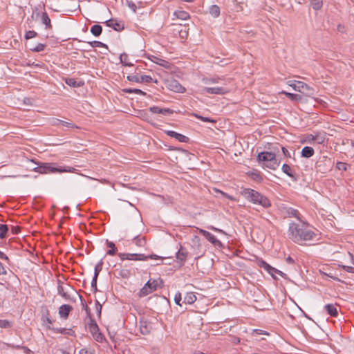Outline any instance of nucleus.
<instances>
[{
  "instance_id": "obj_1",
  "label": "nucleus",
  "mask_w": 354,
  "mask_h": 354,
  "mask_svg": "<svg viewBox=\"0 0 354 354\" xmlns=\"http://www.w3.org/2000/svg\"><path fill=\"white\" fill-rule=\"evenodd\" d=\"M288 236L293 242L300 244L302 241L313 240L316 234L310 230L303 228L299 224L292 222L289 225Z\"/></svg>"
},
{
  "instance_id": "obj_2",
  "label": "nucleus",
  "mask_w": 354,
  "mask_h": 354,
  "mask_svg": "<svg viewBox=\"0 0 354 354\" xmlns=\"http://www.w3.org/2000/svg\"><path fill=\"white\" fill-rule=\"evenodd\" d=\"M241 194L248 201L254 204L260 205L265 208L271 206L270 200L256 190L250 188H243L241 191Z\"/></svg>"
},
{
  "instance_id": "obj_3",
  "label": "nucleus",
  "mask_w": 354,
  "mask_h": 354,
  "mask_svg": "<svg viewBox=\"0 0 354 354\" xmlns=\"http://www.w3.org/2000/svg\"><path fill=\"white\" fill-rule=\"evenodd\" d=\"M158 280L154 279H150L144 285V286L140 290L138 293L139 297H144L154 291H156L158 287Z\"/></svg>"
},
{
  "instance_id": "obj_4",
  "label": "nucleus",
  "mask_w": 354,
  "mask_h": 354,
  "mask_svg": "<svg viewBox=\"0 0 354 354\" xmlns=\"http://www.w3.org/2000/svg\"><path fill=\"white\" fill-rule=\"evenodd\" d=\"M290 86H291L295 91L304 93L307 96H311L314 94L313 88L303 82L297 81L290 84Z\"/></svg>"
},
{
  "instance_id": "obj_5",
  "label": "nucleus",
  "mask_w": 354,
  "mask_h": 354,
  "mask_svg": "<svg viewBox=\"0 0 354 354\" xmlns=\"http://www.w3.org/2000/svg\"><path fill=\"white\" fill-rule=\"evenodd\" d=\"M322 159L317 161L315 168L317 171L326 173L328 171H330L332 167L331 160L327 156H323Z\"/></svg>"
},
{
  "instance_id": "obj_6",
  "label": "nucleus",
  "mask_w": 354,
  "mask_h": 354,
  "mask_svg": "<svg viewBox=\"0 0 354 354\" xmlns=\"http://www.w3.org/2000/svg\"><path fill=\"white\" fill-rule=\"evenodd\" d=\"M118 257L121 261H147L146 255L144 254L137 253H118Z\"/></svg>"
},
{
  "instance_id": "obj_7",
  "label": "nucleus",
  "mask_w": 354,
  "mask_h": 354,
  "mask_svg": "<svg viewBox=\"0 0 354 354\" xmlns=\"http://www.w3.org/2000/svg\"><path fill=\"white\" fill-rule=\"evenodd\" d=\"M49 173L74 172L76 169L68 166H58L57 163L48 162Z\"/></svg>"
},
{
  "instance_id": "obj_8",
  "label": "nucleus",
  "mask_w": 354,
  "mask_h": 354,
  "mask_svg": "<svg viewBox=\"0 0 354 354\" xmlns=\"http://www.w3.org/2000/svg\"><path fill=\"white\" fill-rule=\"evenodd\" d=\"M167 88L174 92L183 93L185 91V88L177 80H167L166 83Z\"/></svg>"
},
{
  "instance_id": "obj_9",
  "label": "nucleus",
  "mask_w": 354,
  "mask_h": 354,
  "mask_svg": "<svg viewBox=\"0 0 354 354\" xmlns=\"http://www.w3.org/2000/svg\"><path fill=\"white\" fill-rule=\"evenodd\" d=\"M189 252H187V250L180 244V248L178 250V252L176 253V258L180 263L181 266L184 265L185 262L187 260V258L188 257Z\"/></svg>"
},
{
  "instance_id": "obj_10",
  "label": "nucleus",
  "mask_w": 354,
  "mask_h": 354,
  "mask_svg": "<svg viewBox=\"0 0 354 354\" xmlns=\"http://www.w3.org/2000/svg\"><path fill=\"white\" fill-rule=\"evenodd\" d=\"M50 123L53 126H62L68 129H78V127L71 122L64 121L57 118H52L50 120Z\"/></svg>"
},
{
  "instance_id": "obj_11",
  "label": "nucleus",
  "mask_w": 354,
  "mask_h": 354,
  "mask_svg": "<svg viewBox=\"0 0 354 354\" xmlns=\"http://www.w3.org/2000/svg\"><path fill=\"white\" fill-rule=\"evenodd\" d=\"M199 233L201 234H202L203 236H204L205 237V239L207 240H208L211 243H212L213 245H216V246H218V247H223V243L219 241L212 234H211L210 232L205 230H202L201 229L199 230Z\"/></svg>"
},
{
  "instance_id": "obj_12",
  "label": "nucleus",
  "mask_w": 354,
  "mask_h": 354,
  "mask_svg": "<svg viewBox=\"0 0 354 354\" xmlns=\"http://www.w3.org/2000/svg\"><path fill=\"white\" fill-rule=\"evenodd\" d=\"M108 27L113 28L116 31H121L124 29V24L122 21H118L116 19H111L105 21Z\"/></svg>"
},
{
  "instance_id": "obj_13",
  "label": "nucleus",
  "mask_w": 354,
  "mask_h": 354,
  "mask_svg": "<svg viewBox=\"0 0 354 354\" xmlns=\"http://www.w3.org/2000/svg\"><path fill=\"white\" fill-rule=\"evenodd\" d=\"M276 154L272 151H262L257 156V160L259 162H268L270 160H274Z\"/></svg>"
},
{
  "instance_id": "obj_14",
  "label": "nucleus",
  "mask_w": 354,
  "mask_h": 354,
  "mask_svg": "<svg viewBox=\"0 0 354 354\" xmlns=\"http://www.w3.org/2000/svg\"><path fill=\"white\" fill-rule=\"evenodd\" d=\"M204 91L208 94L216 95H223L229 92V91L224 87H205Z\"/></svg>"
},
{
  "instance_id": "obj_15",
  "label": "nucleus",
  "mask_w": 354,
  "mask_h": 354,
  "mask_svg": "<svg viewBox=\"0 0 354 354\" xmlns=\"http://www.w3.org/2000/svg\"><path fill=\"white\" fill-rule=\"evenodd\" d=\"M73 310V307L68 304H63L59 308V315L61 318L66 319L71 311Z\"/></svg>"
},
{
  "instance_id": "obj_16",
  "label": "nucleus",
  "mask_w": 354,
  "mask_h": 354,
  "mask_svg": "<svg viewBox=\"0 0 354 354\" xmlns=\"http://www.w3.org/2000/svg\"><path fill=\"white\" fill-rule=\"evenodd\" d=\"M166 134L171 138H174L177 140L181 142H188L189 138L183 134L177 133L174 131H167Z\"/></svg>"
},
{
  "instance_id": "obj_17",
  "label": "nucleus",
  "mask_w": 354,
  "mask_h": 354,
  "mask_svg": "<svg viewBox=\"0 0 354 354\" xmlns=\"http://www.w3.org/2000/svg\"><path fill=\"white\" fill-rule=\"evenodd\" d=\"M149 59L153 63H156V64H157L161 66H163L166 68H168L169 67V65H170L169 62L163 59L159 58L154 55H150L149 57Z\"/></svg>"
},
{
  "instance_id": "obj_18",
  "label": "nucleus",
  "mask_w": 354,
  "mask_h": 354,
  "mask_svg": "<svg viewBox=\"0 0 354 354\" xmlns=\"http://www.w3.org/2000/svg\"><path fill=\"white\" fill-rule=\"evenodd\" d=\"M131 241L138 247H145L147 245L145 236H142L140 234L136 235Z\"/></svg>"
},
{
  "instance_id": "obj_19",
  "label": "nucleus",
  "mask_w": 354,
  "mask_h": 354,
  "mask_svg": "<svg viewBox=\"0 0 354 354\" xmlns=\"http://www.w3.org/2000/svg\"><path fill=\"white\" fill-rule=\"evenodd\" d=\"M281 170L284 174L290 177L294 181L297 180V178L295 174L292 171V168L288 164H283L281 167Z\"/></svg>"
},
{
  "instance_id": "obj_20",
  "label": "nucleus",
  "mask_w": 354,
  "mask_h": 354,
  "mask_svg": "<svg viewBox=\"0 0 354 354\" xmlns=\"http://www.w3.org/2000/svg\"><path fill=\"white\" fill-rule=\"evenodd\" d=\"M140 331L142 335H148L151 331V326L146 320L140 319L139 322Z\"/></svg>"
},
{
  "instance_id": "obj_21",
  "label": "nucleus",
  "mask_w": 354,
  "mask_h": 354,
  "mask_svg": "<svg viewBox=\"0 0 354 354\" xmlns=\"http://www.w3.org/2000/svg\"><path fill=\"white\" fill-rule=\"evenodd\" d=\"M65 83L71 86V87H73V88H78V87H81L84 85V82L82 81V80H79L77 81L76 79L75 78H66L65 79Z\"/></svg>"
},
{
  "instance_id": "obj_22",
  "label": "nucleus",
  "mask_w": 354,
  "mask_h": 354,
  "mask_svg": "<svg viewBox=\"0 0 354 354\" xmlns=\"http://www.w3.org/2000/svg\"><path fill=\"white\" fill-rule=\"evenodd\" d=\"M257 265L263 268L266 271H267L271 276H273V270L274 268L269 265L266 261L263 259H259L257 261Z\"/></svg>"
},
{
  "instance_id": "obj_23",
  "label": "nucleus",
  "mask_w": 354,
  "mask_h": 354,
  "mask_svg": "<svg viewBox=\"0 0 354 354\" xmlns=\"http://www.w3.org/2000/svg\"><path fill=\"white\" fill-rule=\"evenodd\" d=\"M32 170L40 174H48V162L39 163L37 167L32 168Z\"/></svg>"
},
{
  "instance_id": "obj_24",
  "label": "nucleus",
  "mask_w": 354,
  "mask_h": 354,
  "mask_svg": "<svg viewBox=\"0 0 354 354\" xmlns=\"http://www.w3.org/2000/svg\"><path fill=\"white\" fill-rule=\"evenodd\" d=\"M63 283L58 280V286H57V293L63 298L67 300L72 301L73 299L71 298L70 295L64 291V287L62 286Z\"/></svg>"
},
{
  "instance_id": "obj_25",
  "label": "nucleus",
  "mask_w": 354,
  "mask_h": 354,
  "mask_svg": "<svg viewBox=\"0 0 354 354\" xmlns=\"http://www.w3.org/2000/svg\"><path fill=\"white\" fill-rule=\"evenodd\" d=\"M315 153V150L311 147H304L301 151V156L303 158H308L312 157Z\"/></svg>"
},
{
  "instance_id": "obj_26",
  "label": "nucleus",
  "mask_w": 354,
  "mask_h": 354,
  "mask_svg": "<svg viewBox=\"0 0 354 354\" xmlns=\"http://www.w3.org/2000/svg\"><path fill=\"white\" fill-rule=\"evenodd\" d=\"M324 309L326 310L327 313L331 317H336L338 315L337 309L334 304H326L324 306Z\"/></svg>"
},
{
  "instance_id": "obj_27",
  "label": "nucleus",
  "mask_w": 354,
  "mask_h": 354,
  "mask_svg": "<svg viewBox=\"0 0 354 354\" xmlns=\"http://www.w3.org/2000/svg\"><path fill=\"white\" fill-rule=\"evenodd\" d=\"M90 322L88 323L89 331L92 335H94L100 331L99 327L94 319L89 315Z\"/></svg>"
},
{
  "instance_id": "obj_28",
  "label": "nucleus",
  "mask_w": 354,
  "mask_h": 354,
  "mask_svg": "<svg viewBox=\"0 0 354 354\" xmlns=\"http://www.w3.org/2000/svg\"><path fill=\"white\" fill-rule=\"evenodd\" d=\"M280 165V161L277 159V156H275L274 160H270L266 163H263V165L272 170H276Z\"/></svg>"
},
{
  "instance_id": "obj_29",
  "label": "nucleus",
  "mask_w": 354,
  "mask_h": 354,
  "mask_svg": "<svg viewBox=\"0 0 354 354\" xmlns=\"http://www.w3.org/2000/svg\"><path fill=\"white\" fill-rule=\"evenodd\" d=\"M106 245L110 249L106 252V254L113 256L116 254L118 249L113 242L109 241L108 239L106 240Z\"/></svg>"
},
{
  "instance_id": "obj_30",
  "label": "nucleus",
  "mask_w": 354,
  "mask_h": 354,
  "mask_svg": "<svg viewBox=\"0 0 354 354\" xmlns=\"http://www.w3.org/2000/svg\"><path fill=\"white\" fill-rule=\"evenodd\" d=\"M118 271V275L122 279H129L132 276L131 270L127 268L116 269Z\"/></svg>"
},
{
  "instance_id": "obj_31",
  "label": "nucleus",
  "mask_w": 354,
  "mask_h": 354,
  "mask_svg": "<svg viewBox=\"0 0 354 354\" xmlns=\"http://www.w3.org/2000/svg\"><path fill=\"white\" fill-rule=\"evenodd\" d=\"M196 300V297L193 292H187L183 299V303L192 304Z\"/></svg>"
},
{
  "instance_id": "obj_32",
  "label": "nucleus",
  "mask_w": 354,
  "mask_h": 354,
  "mask_svg": "<svg viewBox=\"0 0 354 354\" xmlns=\"http://www.w3.org/2000/svg\"><path fill=\"white\" fill-rule=\"evenodd\" d=\"M281 93L286 95L290 100L294 102H299L302 100V96L299 94L291 93L286 91H282Z\"/></svg>"
},
{
  "instance_id": "obj_33",
  "label": "nucleus",
  "mask_w": 354,
  "mask_h": 354,
  "mask_svg": "<svg viewBox=\"0 0 354 354\" xmlns=\"http://www.w3.org/2000/svg\"><path fill=\"white\" fill-rule=\"evenodd\" d=\"M41 21H42V23L45 25L46 29H50V28H52V25H51L50 19L47 12H44L41 14Z\"/></svg>"
},
{
  "instance_id": "obj_34",
  "label": "nucleus",
  "mask_w": 354,
  "mask_h": 354,
  "mask_svg": "<svg viewBox=\"0 0 354 354\" xmlns=\"http://www.w3.org/2000/svg\"><path fill=\"white\" fill-rule=\"evenodd\" d=\"M47 328L48 329L54 330L56 333H59L61 334H66V335H70L72 334V333H73V331L71 329H66L64 328H53V327H50V326H47Z\"/></svg>"
},
{
  "instance_id": "obj_35",
  "label": "nucleus",
  "mask_w": 354,
  "mask_h": 354,
  "mask_svg": "<svg viewBox=\"0 0 354 354\" xmlns=\"http://www.w3.org/2000/svg\"><path fill=\"white\" fill-rule=\"evenodd\" d=\"M102 32V27L99 24H95L91 28V32L95 37H99Z\"/></svg>"
},
{
  "instance_id": "obj_36",
  "label": "nucleus",
  "mask_w": 354,
  "mask_h": 354,
  "mask_svg": "<svg viewBox=\"0 0 354 354\" xmlns=\"http://www.w3.org/2000/svg\"><path fill=\"white\" fill-rule=\"evenodd\" d=\"M310 6L315 10H319L323 6V0H309Z\"/></svg>"
},
{
  "instance_id": "obj_37",
  "label": "nucleus",
  "mask_w": 354,
  "mask_h": 354,
  "mask_svg": "<svg viewBox=\"0 0 354 354\" xmlns=\"http://www.w3.org/2000/svg\"><path fill=\"white\" fill-rule=\"evenodd\" d=\"M174 15L182 20H186L189 17L188 12L184 10H176L174 12Z\"/></svg>"
},
{
  "instance_id": "obj_38",
  "label": "nucleus",
  "mask_w": 354,
  "mask_h": 354,
  "mask_svg": "<svg viewBox=\"0 0 354 354\" xmlns=\"http://www.w3.org/2000/svg\"><path fill=\"white\" fill-rule=\"evenodd\" d=\"M9 228L6 224H0V239H3L7 236Z\"/></svg>"
},
{
  "instance_id": "obj_39",
  "label": "nucleus",
  "mask_w": 354,
  "mask_h": 354,
  "mask_svg": "<svg viewBox=\"0 0 354 354\" xmlns=\"http://www.w3.org/2000/svg\"><path fill=\"white\" fill-rule=\"evenodd\" d=\"M210 15L214 17H218L220 15V8L216 5H212L209 10Z\"/></svg>"
},
{
  "instance_id": "obj_40",
  "label": "nucleus",
  "mask_w": 354,
  "mask_h": 354,
  "mask_svg": "<svg viewBox=\"0 0 354 354\" xmlns=\"http://www.w3.org/2000/svg\"><path fill=\"white\" fill-rule=\"evenodd\" d=\"M192 115H193L194 117H195L196 118H198L200 120L203 121V122H212V123H216V120H214V119H212L210 118H208V117H204V116H202L198 113H192Z\"/></svg>"
},
{
  "instance_id": "obj_41",
  "label": "nucleus",
  "mask_w": 354,
  "mask_h": 354,
  "mask_svg": "<svg viewBox=\"0 0 354 354\" xmlns=\"http://www.w3.org/2000/svg\"><path fill=\"white\" fill-rule=\"evenodd\" d=\"M122 91L125 93H136L142 95H146L147 93L138 88H124Z\"/></svg>"
},
{
  "instance_id": "obj_42",
  "label": "nucleus",
  "mask_w": 354,
  "mask_h": 354,
  "mask_svg": "<svg viewBox=\"0 0 354 354\" xmlns=\"http://www.w3.org/2000/svg\"><path fill=\"white\" fill-rule=\"evenodd\" d=\"M88 44L93 48L99 47V48H105L108 49V46L106 44H105L101 41H89V42H88Z\"/></svg>"
},
{
  "instance_id": "obj_43",
  "label": "nucleus",
  "mask_w": 354,
  "mask_h": 354,
  "mask_svg": "<svg viewBox=\"0 0 354 354\" xmlns=\"http://www.w3.org/2000/svg\"><path fill=\"white\" fill-rule=\"evenodd\" d=\"M287 214L289 216H292V217H295L297 218L298 220H301L300 218H299V212L295 209H293L292 207H289L288 209H287Z\"/></svg>"
},
{
  "instance_id": "obj_44",
  "label": "nucleus",
  "mask_w": 354,
  "mask_h": 354,
  "mask_svg": "<svg viewBox=\"0 0 354 354\" xmlns=\"http://www.w3.org/2000/svg\"><path fill=\"white\" fill-rule=\"evenodd\" d=\"M120 62L123 66H133V64L128 62V55L126 53H122L120 56Z\"/></svg>"
},
{
  "instance_id": "obj_45",
  "label": "nucleus",
  "mask_w": 354,
  "mask_h": 354,
  "mask_svg": "<svg viewBox=\"0 0 354 354\" xmlns=\"http://www.w3.org/2000/svg\"><path fill=\"white\" fill-rule=\"evenodd\" d=\"M102 266H103V260L101 259L95 266L94 276L95 277H98V275H99L100 272L102 270Z\"/></svg>"
},
{
  "instance_id": "obj_46",
  "label": "nucleus",
  "mask_w": 354,
  "mask_h": 354,
  "mask_svg": "<svg viewBox=\"0 0 354 354\" xmlns=\"http://www.w3.org/2000/svg\"><path fill=\"white\" fill-rule=\"evenodd\" d=\"M12 326L11 322L6 319H0V328H9Z\"/></svg>"
},
{
  "instance_id": "obj_47",
  "label": "nucleus",
  "mask_w": 354,
  "mask_h": 354,
  "mask_svg": "<svg viewBox=\"0 0 354 354\" xmlns=\"http://www.w3.org/2000/svg\"><path fill=\"white\" fill-rule=\"evenodd\" d=\"M250 176H251V178L254 180L255 181L257 182H261L263 180V178L260 174V172H257V171H255V172H251L250 174Z\"/></svg>"
},
{
  "instance_id": "obj_48",
  "label": "nucleus",
  "mask_w": 354,
  "mask_h": 354,
  "mask_svg": "<svg viewBox=\"0 0 354 354\" xmlns=\"http://www.w3.org/2000/svg\"><path fill=\"white\" fill-rule=\"evenodd\" d=\"M140 83L146 82L149 83L153 82V78L149 75H142L140 76Z\"/></svg>"
},
{
  "instance_id": "obj_49",
  "label": "nucleus",
  "mask_w": 354,
  "mask_h": 354,
  "mask_svg": "<svg viewBox=\"0 0 354 354\" xmlns=\"http://www.w3.org/2000/svg\"><path fill=\"white\" fill-rule=\"evenodd\" d=\"M315 138H314V135L306 134V135H305L304 140H301V143H304V142L311 143L313 142H315Z\"/></svg>"
},
{
  "instance_id": "obj_50",
  "label": "nucleus",
  "mask_w": 354,
  "mask_h": 354,
  "mask_svg": "<svg viewBox=\"0 0 354 354\" xmlns=\"http://www.w3.org/2000/svg\"><path fill=\"white\" fill-rule=\"evenodd\" d=\"M46 45L44 44H38L35 47L30 48L32 52H41L44 50Z\"/></svg>"
},
{
  "instance_id": "obj_51",
  "label": "nucleus",
  "mask_w": 354,
  "mask_h": 354,
  "mask_svg": "<svg viewBox=\"0 0 354 354\" xmlns=\"http://www.w3.org/2000/svg\"><path fill=\"white\" fill-rule=\"evenodd\" d=\"M37 35V33L34 30H28L25 34V39H30L32 38L35 37Z\"/></svg>"
},
{
  "instance_id": "obj_52",
  "label": "nucleus",
  "mask_w": 354,
  "mask_h": 354,
  "mask_svg": "<svg viewBox=\"0 0 354 354\" xmlns=\"http://www.w3.org/2000/svg\"><path fill=\"white\" fill-rule=\"evenodd\" d=\"M315 142H316L318 144H323L325 141V137L324 136H322L320 134H317L314 136Z\"/></svg>"
},
{
  "instance_id": "obj_53",
  "label": "nucleus",
  "mask_w": 354,
  "mask_h": 354,
  "mask_svg": "<svg viewBox=\"0 0 354 354\" xmlns=\"http://www.w3.org/2000/svg\"><path fill=\"white\" fill-rule=\"evenodd\" d=\"M140 76H138V75H129L127 77V79L130 81V82H138V83H140Z\"/></svg>"
},
{
  "instance_id": "obj_54",
  "label": "nucleus",
  "mask_w": 354,
  "mask_h": 354,
  "mask_svg": "<svg viewBox=\"0 0 354 354\" xmlns=\"http://www.w3.org/2000/svg\"><path fill=\"white\" fill-rule=\"evenodd\" d=\"M95 339L99 342H102L104 339V335L99 331L97 333L93 335Z\"/></svg>"
},
{
  "instance_id": "obj_55",
  "label": "nucleus",
  "mask_w": 354,
  "mask_h": 354,
  "mask_svg": "<svg viewBox=\"0 0 354 354\" xmlns=\"http://www.w3.org/2000/svg\"><path fill=\"white\" fill-rule=\"evenodd\" d=\"M336 168L339 170L346 171L347 169V165L345 162H337Z\"/></svg>"
},
{
  "instance_id": "obj_56",
  "label": "nucleus",
  "mask_w": 354,
  "mask_h": 354,
  "mask_svg": "<svg viewBox=\"0 0 354 354\" xmlns=\"http://www.w3.org/2000/svg\"><path fill=\"white\" fill-rule=\"evenodd\" d=\"M149 111L150 112H151L152 113H158V114H161L162 108L158 107V106H151V107L149 109Z\"/></svg>"
},
{
  "instance_id": "obj_57",
  "label": "nucleus",
  "mask_w": 354,
  "mask_h": 354,
  "mask_svg": "<svg viewBox=\"0 0 354 354\" xmlns=\"http://www.w3.org/2000/svg\"><path fill=\"white\" fill-rule=\"evenodd\" d=\"M97 277H95V276H93L92 281H91V288L93 289L94 292L97 291Z\"/></svg>"
},
{
  "instance_id": "obj_58",
  "label": "nucleus",
  "mask_w": 354,
  "mask_h": 354,
  "mask_svg": "<svg viewBox=\"0 0 354 354\" xmlns=\"http://www.w3.org/2000/svg\"><path fill=\"white\" fill-rule=\"evenodd\" d=\"M173 113L174 111L172 109H170L169 108H162L161 114L163 115H171Z\"/></svg>"
},
{
  "instance_id": "obj_59",
  "label": "nucleus",
  "mask_w": 354,
  "mask_h": 354,
  "mask_svg": "<svg viewBox=\"0 0 354 354\" xmlns=\"http://www.w3.org/2000/svg\"><path fill=\"white\" fill-rule=\"evenodd\" d=\"M274 273H277L278 274H279L281 277L284 278V279H286L287 278V275L286 274L283 273V272L276 269L274 268V270H273V276H272L274 279H276V277H274Z\"/></svg>"
},
{
  "instance_id": "obj_60",
  "label": "nucleus",
  "mask_w": 354,
  "mask_h": 354,
  "mask_svg": "<svg viewBox=\"0 0 354 354\" xmlns=\"http://www.w3.org/2000/svg\"><path fill=\"white\" fill-rule=\"evenodd\" d=\"M182 300L181 294L180 292H178L175 295L174 297V301L177 305L181 306L180 301Z\"/></svg>"
},
{
  "instance_id": "obj_61",
  "label": "nucleus",
  "mask_w": 354,
  "mask_h": 354,
  "mask_svg": "<svg viewBox=\"0 0 354 354\" xmlns=\"http://www.w3.org/2000/svg\"><path fill=\"white\" fill-rule=\"evenodd\" d=\"M79 297H80L81 303H82L83 307L84 308L85 310L86 311L87 313H89V308L88 307V306L85 303V301H84L83 297L81 295H79Z\"/></svg>"
},
{
  "instance_id": "obj_62",
  "label": "nucleus",
  "mask_w": 354,
  "mask_h": 354,
  "mask_svg": "<svg viewBox=\"0 0 354 354\" xmlns=\"http://www.w3.org/2000/svg\"><path fill=\"white\" fill-rule=\"evenodd\" d=\"M21 231V227L19 226H12L11 232L12 234H18Z\"/></svg>"
},
{
  "instance_id": "obj_63",
  "label": "nucleus",
  "mask_w": 354,
  "mask_h": 354,
  "mask_svg": "<svg viewBox=\"0 0 354 354\" xmlns=\"http://www.w3.org/2000/svg\"><path fill=\"white\" fill-rule=\"evenodd\" d=\"M127 6L134 12H136V9H137V6H136V4L132 2V1H127Z\"/></svg>"
},
{
  "instance_id": "obj_64",
  "label": "nucleus",
  "mask_w": 354,
  "mask_h": 354,
  "mask_svg": "<svg viewBox=\"0 0 354 354\" xmlns=\"http://www.w3.org/2000/svg\"><path fill=\"white\" fill-rule=\"evenodd\" d=\"M342 267L346 272L350 273H354V267L344 265Z\"/></svg>"
}]
</instances>
